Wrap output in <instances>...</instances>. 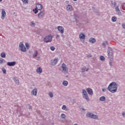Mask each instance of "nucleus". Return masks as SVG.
Masks as SVG:
<instances>
[{"mask_svg":"<svg viewBox=\"0 0 125 125\" xmlns=\"http://www.w3.org/2000/svg\"><path fill=\"white\" fill-rule=\"evenodd\" d=\"M87 57L88 58H90V57H92V55H91V54H89L87 55Z\"/></svg>","mask_w":125,"mask_h":125,"instance_id":"45","label":"nucleus"},{"mask_svg":"<svg viewBox=\"0 0 125 125\" xmlns=\"http://www.w3.org/2000/svg\"><path fill=\"white\" fill-rule=\"evenodd\" d=\"M36 8H35V10H33V11L35 12V14H37L38 12H39V11L38 10H41L42 9V5L40 4H37L36 5Z\"/></svg>","mask_w":125,"mask_h":125,"instance_id":"6","label":"nucleus"},{"mask_svg":"<svg viewBox=\"0 0 125 125\" xmlns=\"http://www.w3.org/2000/svg\"><path fill=\"white\" fill-rule=\"evenodd\" d=\"M57 29L61 34H64V27H63V26H58Z\"/></svg>","mask_w":125,"mask_h":125,"instance_id":"13","label":"nucleus"},{"mask_svg":"<svg viewBox=\"0 0 125 125\" xmlns=\"http://www.w3.org/2000/svg\"><path fill=\"white\" fill-rule=\"evenodd\" d=\"M74 125H78V124H75Z\"/></svg>","mask_w":125,"mask_h":125,"instance_id":"53","label":"nucleus"},{"mask_svg":"<svg viewBox=\"0 0 125 125\" xmlns=\"http://www.w3.org/2000/svg\"><path fill=\"white\" fill-rule=\"evenodd\" d=\"M15 14H16V13H15V12H14V13H13V15H15Z\"/></svg>","mask_w":125,"mask_h":125,"instance_id":"51","label":"nucleus"},{"mask_svg":"<svg viewBox=\"0 0 125 125\" xmlns=\"http://www.w3.org/2000/svg\"><path fill=\"white\" fill-rule=\"evenodd\" d=\"M44 15H45V12H44V11L40 12L38 15L39 19H42V18H43V17H44Z\"/></svg>","mask_w":125,"mask_h":125,"instance_id":"10","label":"nucleus"},{"mask_svg":"<svg viewBox=\"0 0 125 125\" xmlns=\"http://www.w3.org/2000/svg\"><path fill=\"white\" fill-rule=\"evenodd\" d=\"M89 42H91V43H95L96 42V40L94 38H90L89 40Z\"/></svg>","mask_w":125,"mask_h":125,"instance_id":"21","label":"nucleus"},{"mask_svg":"<svg viewBox=\"0 0 125 125\" xmlns=\"http://www.w3.org/2000/svg\"><path fill=\"white\" fill-rule=\"evenodd\" d=\"M36 72L37 74H39V75H41L42 73V67H38L36 69Z\"/></svg>","mask_w":125,"mask_h":125,"instance_id":"17","label":"nucleus"},{"mask_svg":"<svg viewBox=\"0 0 125 125\" xmlns=\"http://www.w3.org/2000/svg\"><path fill=\"white\" fill-rule=\"evenodd\" d=\"M122 7H124L125 9V3H124L122 5Z\"/></svg>","mask_w":125,"mask_h":125,"instance_id":"49","label":"nucleus"},{"mask_svg":"<svg viewBox=\"0 0 125 125\" xmlns=\"http://www.w3.org/2000/svg\"><path fill=\"white\" fill-rule=\"evenodd\" d=\"M107 44H108V42L107 41H105L102 43V45L104 47H106V45H107Z\"/></svg>","mask_w":125,"mask_h":125,"instance_id":"27","label":"nucleus"},{"mask_svg":"<svg viewBox=\"0 0 125 125\" xmlns=\"http://www.w3.org/2000/svg\"><path fill=\"white\" fill-rule=\"evenodd\" d=\"M99 101H100V102H105V101H106V97L104 96L100 97Z\"/></svg>","mask_w":125,"mask_h":125,"instance_id":"18","label":"nucleus"},{"mask_svg":"<svg viewBox=\"0 0 125 125\" xmlns=\"http://www.w3.org/2000/svg\"><path fill=\"white\" fill-rule=\"evenodd\" d=\"M85 94H87V92H86V90L85 89L82 90V95H84Z\"/></svg>","mask_w":125,"mask_h":125,"instance_id":"30","label":"nucleus"},{"mask_svg":"<svg viewBox=\"0 0 125 125\" xmlns=\"http://www.w3.org/2000/svg\"><path fill=\"white\" fill-rule=\"evenodd\" d=\"M13 81H14V83H15L17 85H19V84H20V82L19 81V80L16 77L13 78Z\"/></svg>","mask_w":125,"mask_h":125,"instance_id":"15","label":"nucleus"},{"mask_svg":"<svg viewBox=\"0 0 125 125\" xmlns=\"http://www.w3.org/2000/svg\"><path fill=\"white\" fill-rule=\"evenodd\" d=\"M122 26L123 27V29H125V23H123V24H122Z\"/></svg>","mask_w":125,"mask_h":125,"instance_id":"44","label":"nucleus"},{"mask_svg":"<svg viewBox=\"0 0 125 125\" xmlns=\"http://www.w3.org/2000/svg\"><path fill=\"white\" fill-rule=\"evenodd\" d=\"M38 54H39V52L38 51V50H35L33 54V58H36V57L38 56Z\"/></svg>","mask_w":125,"mask_h":125,"instance_id":"22","label":"nucleus"},{"mask_svg":"<svg viewBox=\"0 0 125 125\" xmlns=\"http://www.w3.org/2000/svg\"><path fill=\"white\" fill-rule=\"evenodd\" d=\"M117 12V14H118V15H119L120 16H122V13L121 12V11H118Z\"/></svg>","mask_w":125,"mask_h":125,"instance_id":"38","label":"nucleus"},{"mask_svg":"<svg viewBox=\"0 0 125 125\" xmlns=\"http://www.w3.org/2000/svg\"><path fill=\"white\" fill-rule=\"evenodd\" d=\"M88 70H89L88 68H86V70H85L86 72H87V71H88Z\"/></svg>","mask_w":125,"mask_h":125,"instance_id":"50","label":"nucleus"},{"mask_svg":"<svg viewBox=\"0 0 125 125\" xmlns=\"http://www.w3.org/2000/svg\"><path fill=\"white\" fill-rule=\"evenodd\" d=\"M52 39H53V36L52 35H49L45 37L43 39V42H46V43L51 42H52Z\"/></svg>","mask_w":125,"mask_h":125,"instance_id":"3","label":"nucleus"},{"mask_svg":"<svg viewBox=\"0 0 125 125\" xmlns=\"http://www.w3.org/2000/svg\"><path fill=\"white\" fill-rule=\"evenodd\" d=\"M2 71L3 74H5V73H6V70H5L4 68H2Z\"/></svg>","mask_w":125,"mask_h":125,"instance_id":"40","label":"nucleus"},{"mask_svg":"<svg viewBox=\"0 0 125 125\" xmlns=\"http://www.w3.org/2000/svg\"><path fill=\"white\" fill-rule=\"evenodd\" d=\"M0 108H1V105H0Z\"/></svg>","mask_w":125,"mask_h":125,"instance_id":"55","label":"nucleus"},{"mask_svg":"<svg viewBox=\"0 0 125 125\" xmlns=\"http://www.w3.org/2000/svg\"><path fill=\"white\" fill-rule=\"evenodd\" d=\"M100 59L101 61H105V57H104V56H101L100 57Z\"/></svg>","mask_w":125,"mask_h":125,"instance_id":"32","label":"nucleus"},{"mask_svg":"<svg viewBox=\"0 0 125 125\" xmlns=\"http://www.w3.org/2000/svg\"><path fill=\"white\" fill-rule=\"evenodd\" d=\"M58 62V60H57V59H54L51 60V65H52V66H55V65L57 64Z\"/></svg>","mask_w":125,"mask_h":125,"instance_id":"11","label":"nucleus"},{"mask_svg":"<svg viewBox=\"0 0 125 125\" xmlns=\"http://www.w3.org/2000/svg\"><path fill=\"white\" fill-rule=\"evenodd\" d=\"M83 99L86 100L87 102L89 101V98L88 97V94H86L85 95H83Z\"/></svg>","mask_w":125,"mask_h":125,"instance_id":"20","label":"nucleus"},{"mask_svg":"<svg viewBox=\"0 0 125 125\" xmlns=\"http://www.w3.org/2000/svg\"><path fill=\"white\" fill-rule=\"evenodd\" d=\"M108 90L111 93H115L118 90V84L116 82H112L109 84L107 87Z\"/></svg>","mask_w":125,"mask_h":125,"instance_id":"1","label":"nucleus"},{"mask_svg":"<svg viewBox=\"0 0 125 125\" xmlns=\"http://www.w3.org/2000/svg\"><path fill=\"white\" fill-rule=\"evenodd\" d=\"M0 56L1 57H2V58H5V56H6L5 53L4 52L1 53Z\"/></svg>","mask_w":125,"mask_h":125,"instance_id":"29","label":"nucleus"},{"mask_svg":"<svg viewBox=\"0 0 125 125\" xmlns=\"http://www.w3.org/2000/svg\"><path fill=\"white\" fill-rule=\"evenodd\" d=\"M86 91L89 95H92L93 94V91L91 88H88L86 89Z\"/></svg>","mask_w":125,"mask_h":125,"instance_id":"16","label":"nucleus"},{"mask_svg":"<svg viewBox=\"0 0 125 125\" xmlns=\"http://www.w3.org/2000/svg\"><path fill=\"white\" fill-rule=\"evenodd\" d=\"M111 21L112 22H116V21H117V17H116V16L113 17L111 19Z\"/></svg>","mask_w":125,"mask_h":125,"instance_id":"28","label":"nucleus"},{"mask_svg":"<svg viewBox=\"0 0 125 125\" xmlns=\"http://www.w3.org/2000/svg\"><path fill=\"white\" fill-rule=\"evenodd\" d=\"M62 110H64V111H69V108H68V107H67V106H66L65 105H62Z\"/></svg>","mask_w":125,"mask_h":125,"instance_id":"23","label":"nucleus"},{"mask_svg":"<svg viewBox=\"0 0 125 125\" xmlns=\"http://www.w3.org/2000/svg\"><path fill=\"white\" fill-rule=\"evenodd\" d=\"M111 2L112 5H113L114 7L116 6V5L117 4L116 2H115L114 1H111Z\"/></svg>","mask_w":125,"mask_h":125,"instance_id":"35","label":"nucleus"},{"mask_svg":"<svg viewBox=\"0 0 125 125\" xmlns=\"http://www.w3.org/2000/svg\"><path fill=\"white\" fill-rule=\"evenodd\" d=\"M19 49L21 51V52H26V51H27V49L25 45H24V43H23V42H21L20 43Z\"/></svg>","mask_w":125,"mask_h":125,"instance_id":"4","label":"nucleus"},{"mask_svg":"<svg viewBox=\"0 0 125 125\" xmlns=\"http://www.w3.org/2000/svg\"><path fill=\"white\" fill-rule=\"evenodd\" d=\"M86 117L87 118H90L91 119H93V120H99V118H98V115H95L93 114L92 112H87L86 114Z\"/></svg>","mask_w":125,"mask_h":125,"instance_id":"2","label":"nucleus"},{"mask_svg":"<svg viewBox=\"0 0 125 125\" xmlns=\"http://www.w3.org/2000/svg\"><path fill=\"white\" fill-rule=\"evenodd\" d=\"M29 25L32 27L36 26V23L33 21L30 22Z\"/></svg>","mask_w":125,"mask_h":125,"instance_id":"24","label":"nucleus"},{"mask_svg":"<svg viewBox=\"0 0 125 125\" xmlns=\"http://www.w3.org/2000/svg\"><path fill=\"white\" fill-rule=\"evenodd\" d=\"M6 16V12H5V10H4V9H1V18L2 20H4Z\"/></svg>","mask_w":125,"mask_h":125,"instance_id":"9","label":"nucleus"},{"mask_svg":"<svg viewBox=\"0 0 125 125\" xmlns=\"http://www.w3.org/2000/svg\"><path fill=\"white\" fill-rule=\"evenodd\" d=\"M38 94V88H34L31 91V95L33 96H36Z\"/></svg>","mask_w":125,"mask_h":125,"instance_id":"12","label":"nucleus"},{"mask_svg":"<svg viewBox=\"0 0 125 125\" xmlns=\"http://www.w3.org/2000/svg\"><path fill=\"white\" fill-rule=\"evenodd\" d=\"M109 64L110 66H113V63L112 62H109Z\"/></svg>","mask_w":125,"mask_h":125,"instance_id":"47","label":"nucleus"},{"mask_svg":"<svg viewBox=\"0 0 125 125\" xmlns=\"http://www.w3.org/2000/svg\"><path fill=\"white\" fill-rule=\"evenodd\" d=\"M74 1H77V0H73Z\"/></svg>","mask_w":125,"mask_h":125,"instance_id":"54","label":"nucleus"},{"mask_svg":"<svg viewBox=\"0 0 125 125\" xmlns=\"http://www.w3.org/2000/svg\"><path fill=\"white\" fill-rule=\"evenodd\" d=\"M22 1H23V2L25 4H27V3H28V0H21Z\"/></svg>","mask_w":125,"mask_h":125,"instance_id":"39","label":"nucleus"},{"mask_svg":"<svg viewBox=\"0 0 125 125\" xmlns=\"http://www.w3.org/2000/svg\"><path fill=\"white\" fill-rule=\"evenodd\" d=\"M28 109H29V110H32V109H33V107L31 105H28Z\"/></svg>","mask_w":125,"mask_h":125,"instance_id":"43","label":"nucleus"},{"mask_svg":"<svg viewBox=\"0 0 125 125\" xmlns=\"http://www.w3.org/2000/svg\"><path fill=\"white\" fill-rule=\"evenodd\" d=\"M102 91H103V92H105L106 91V88H103Z\"/></svg>","mask_w":125,"mask_h":125,"instance_id":"46","label":"nucleus"},{"mask_svg":"<svg viewBox=\"0 0 125 125\" xmlns=\"http://www.w3.org/2000/svg\"><path fill=\"white\" fill-rule=\"evenodd\" d=\"M68 81H64L62 82V84L63 85H64V86H67V85H68Z\"/></svg>","mask_w":125,"mask_h":125,"instance_id":"25","label":"nucleus"},{"mask_svg":"<svg viewBox=\"0 0 125 125\" xmlns=\"http://www.w3.org/2000/svg\"><path fill=\"white\" fill-rule=\"evenodd\" d=\"M120 10V9H119V7L117 6L115 7V11L117 12V11H119Z\"/></svg>","mask_w":125,"mask_h":125,"instance_id":"41","label":"nucleus"},{"mask_svg":"<svg viewBox=\"0 0 125 125\" xmlns=\"http://www.w3.org/2000/svg\"><path fill=\"white\" fill-rule=\"evenodd\" d=\"M48 95L51 98H52V97H53V94L51 92H49Z\"/></svg>","mask_w":125,"mask_h":125,"instance_id":"33","label":"nucleus"},{"mask_svg":"<svg viewBox=\"0 0 125 125\" xmlns=\"http://www.w3.org/2000/svg\"><path fill=\"white\" fill-rule=\"evenodd\" d=\"M50 49L51 50H52V51H54V50H55V47L53 46H51L50 47Z\"/></svg>","mask_w":125,"mask_h":125,"instance_id":"37","label":"nucleus"},{"mask_svg":"<svg viewBox=\"0 0 125 125\" xmlns=\"http://www.w3.org/2000/svg\"><path fill=\"white\" fill-rule=\"evenodd\" d=\"M79 39L81 41V42L83 43L84 42V41L85 40V35L83 32H81L79 34Z\"/></svg>","mask_w":125,"mask_h":125,"instance_id":"7","label":"nucleus"},{"mask_svg":"<svg viewBox=\"0 0 125 125\" xmlns=\"http://www.w3.org/2000/svg\"><path fill=\"white\" fill-rule=\"evenodd\" d=\"M7 65L8 66H15L16 65V62H8Z\"/></svg>","mask_w":125,"mask_h":125,"instance_id":"19","label":"nucleus"},{"mask_svg":"<svg viewBox=\"0 0 125 125\" xmlns=\"http://www.w3.org/2000/svg\"><path fill=\"white\" fill-rule=\"evenodd\" d=\"M56 39H57V40H58V39H60V35H58V34H57V35H56Z\"/></svg>","mask_w":125,"mask_h":125,"instance_id":"42","label":"nucleus"},{"mask_svg":"<svg viewBox=\"0 0 125 125\" xmlns=\"http://www.w3.org/2000/svg\"><path fill=\"white\" fill-rule=\"evenodd\" d=\"M62 73L63 74H68V67H67V65H65V63H62Z\"/></svg>","mask_w":125,"mask_h":125,"instance_id":"5","label":"nucleus"},{"mask_svg":"<svg viewBox=\"0 0 125 125\" xmlns=\"http://www.w3.org/2000/svg\"><path fill=\"white\" fill-rule=\"evenodd\" d=\"M25 46H26L27 49H29V48H30V45H29V43H25Z\"/></svg>","mask_w":125,"mask_h":125,"instance_id":"36","label":"nucleus"},{"mask_svg":"<svg viewBox=\"0 0 125 125\" xmlns=\"http://www.w3.org/2000/svg\"><path fill=\"white\" fill-rule=\"evenodd\" d=\"M61 119L64 120V119H66V115H65V114L64 113H62L61 115Z\"/></svg>","mask_w":125,"mask_h":125,"instance_id":"26","label":"nucleus"},{"mask_svg":"<svg viewBox=\"0 0 125 125\" xmlns=\"http://www.w3.org/2000/svg\"><path fill=\"white\" fill-rule=\"evenodd\" d=\"M2 0H0V1H1Z\"/></svg>","mask_w":125,"mask_h":125,"instance_id":"56","label":"nucleus"},{"mask_svg":"<svg viewBox=\"0 0 125 125\" xmlns=\"http://www.w3.org/2000/svg\"><path fill=\"white\" fill-rule=\"evenodd\" d=\"M68 2H69V1H66V3H68Z\"/></svg>","mask_w":125,"mask_h":125,"instance_id":"52","label":"nucleus"},{"mask_svg":"<svg viewBox=\"0 0 125 125\" xmlns=\"http://www.w3.org/2000/svg\"><path fill=\"white\" fill-rule=\"evenodd\" d=\"M66 10H67L68 12L73 11V6H72V5H68L66 6Z\"/></svg>","mask_w":125,"mask_h":125,"instance_id":"14","label":"nucleus"},{"mask_svg":"<svg viewBox=\"0 0 125 125\" xmlns=\"http://www.w3.org/2000/svg\"><path fill=\"white\" fill-rule=\"evenodd\" d=\"M107 54L108 55V58L113 59V50L112 48L109 47L107 49Z\"/></svg>","mask_w":125,"mask_h":125,"instance_id":"8","label":"nucleus"},{"mask_svg":"<svg viewBox=\"0 0 125 125\" xmlns=\"http://www.w3.org/2000/svg\"><path fill=\"white\" fill-rule=\"evenodd\" d=\"M4 63V60L1 58H0V64H2Z\"/></svg>","mask_w":125,"mask_h":125,"instance_id":"34","label":"nucleus"},{"mask_svg":"<svg viewBox=\"0 0 125 125\" xmlns=\"http://www.w3.org/2000/svg\"><path fill=\"white\" fill-rule=\"evenodd\" d=\"M122 116H123V118H125V112L122 113Z\"/></svg>","mask_w":125,"mask_h":125,"instance_id":"48","label":"nucleus"},{"mask_svg":"<svg viewBox=\"0 0 125 125\" xmlns=\"http://www.w3.org/2000/svg\"><path fill=\"white\" fill-rule=\"evenodd\" d=\"M81 70H82V73L85 72V70H86V67L83 66V67L82 68Z\"/></svg>","mask_w":125,"mask_h":125,"instance_id":"31","label":"nucleus"}]
</instances>
